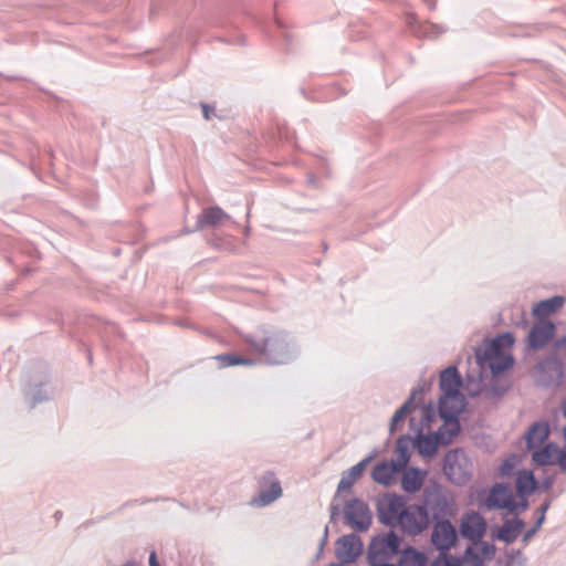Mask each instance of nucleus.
Segmentation results:
<instances>
[{"mask_svg":"<svg viewBox=\"0 0 566 566\" xmlns=\"http://www.w3.org/2000/svg\"><path fill=\"white\" fill-rule=\"evenodd\" d=\"M370 566H395L394 564H370Z\"/></svg>","mask_w":566,"mask_h":566,"instance_id":"de8ad7c7","label":"nucleus"},{"mask_svg":"<svg viewBox=\"0 0 566 566\" xmlns=\"http://www.w3.org/2000/svg\"><path fill=\"white\" fill-rule=\"evenodd\" d=\"M421 431L422 429L418 430L417 440L413 443L421 455L432 457L437 452L438 444L443 440V430H438L434 436H423Z\"/></svg>","mask_w":566,"mask_h":566,"instance_id":"f3484780","label":"nucleus"},{"mask_svg":"<svg viewBox=\"0 0 566 566\" xmlns=\"http://www.w3.org/2000/svg\"><path fill=\"white\" fill-rule=\"evenodd\" d=\"M443 32V29L437 24L426 23L420 27V29L417 31L418 35L421 36H428V38H436L440 35Z\"/></svg>","mask_w":566,"mask_h":566,"instance_id":"72a5a7b5","label":"nucleus"},{"mask_svg":"<svg viewBox=\"0 0 566 566\" xmlns=\"http://www.w3.org/2000/svg\"><path fill=\"white\" fill-rule=\"evenodd\" d=\"M431 544L439 553L449 552L454 546L458 534L449 518L433 521Z\"/></svg>","mask_w":566,"mask_h":566,"instance_id":"9d476101","label":"nucleus"},{"mask_svg":"<svg viewBox=\"0 0 566 566\" xmlns=\"http://www.w3.org/2000/svg\"><path fill=\"white\" fill-rule=\"evenodd\" d=\"M514 337L511 333H504L491 342H485L483 346L474 349V360L476 368L484 374L490 370L493 376L509 369L513 365L511 355L504 352L512 347Z\"/></svg>","mask_w":566,"mask_h":566,"instance_id":"f03ea898","label":"nucleus"},{"mask_svg":"<svg viewBox=\"0 0 566 566\" xmlns=\"http://www.w3.org/2000/svg\"><path fill=\"white\" fill-rule=\"evenodd\" d=\"M426 513L433 521L449 518L454 513V501L440 484L427 485L422 492V503Z\"/></svg>","mask_w":566,"mask_h":566,"instance_id":"7ed1b4c3","label":"nucleus"},{"mask_svg":"<svg viewBox=\"0 0 566 566\" xmlns=\"http://www.w3.org/2000/svg\"><path fill=\"white\" fill-rule=\"evenodd\" d=\"M426 472L417 469L409 468L405 470L401 478V488L407 493H416L420 491L423 485Z\"/></svg>","mask_w":566,"mask_h":566,"instance_id":"6ab92c4d","label":"nucleus"},{"mask_svg":"<svg viewBox=\"0 0 566 566\" xmlns=\"http://www.w3.org/2000/svg\"><path fill=\"white\" fill-rule=\"evenodd\" d=\"M363 544L360 538L355 534H348L339 537L336 542V557L339 563L346 565L353 563L361 554Z\"/></svg>","mask_w":566,"mask_h":566,"instance_id":"f8f14e48","label":"nucleus"},{"mask_svg":"<svg viewBox=\"0 0 566 566\" xmlns=\"http://www.w3.org/2000/svg\"><path fill=\"white\" fill-rule=\"evenodd\" d=\"M345 523L357 532H365L371 524L368 505L358 499L348 501L344 506Z\"/></svg>","mask_w":566,"mask_h":566,"instance_id":"1a4fd4ad","label":"nucleus"},{"mask_svg":"<svg viewBox=\"0 0 566 566\" xmlns=\"http://www.w3.org/2000/svg\"><path fill=\"white\" fill-rule=\"evenodd\" d=\"M29 403L31 408L35 407L39 402H42L48 399V394L42 390V388L35 389L32 392L27 394Z\"/></svg>","mask_w":566,"mask_h":566,"instance_id":"c9c22d12","label":"nucleus"},{"mask_svg":"<svg viewBox=\"0 0 566 566\" xmlns=\"http://www.w3.org/2000/svg\"><path fill=\"white\" fill-rule=\"evenodd\" d=\"M420 418L424 426H429L436 418V409L432 405L422 406L420 409Z\"/></svg>","mask_w":566,"mask_h":566,"instance_id":"f704fd0d","label":"nucleus"},{"mask_svg":"<svg viewBox=\"0 0 566 566\" xmlns=\"http://www.w3.org/2000/svg\"><path fill=\"white\" fill-rule=\"evenodd\" d=\"M527 506H528V503L525 500L521 504H517V509H521V510H526Z\"/></svg>","mask_w":566,"mask_h":566,"instance_id":"49530a36","label":"nucleus"},{"mask_svg":"<svg viewBox=\"0 0 566 566\" xmlns=\"http://www.w3.org/2000/svg\"><path fill=\"white\" fill-rule=\"evenodd\" d=\"M329 511H331V521L334 522L339 514V505L332 504L329 507Z\"/></svg>","mask_w":566,"mask_h":566,"instance_id":"79ce46f5","label":"nucleus"},{"mask_svg":"<svg viewBox=\"0 0 566 566\" xmlns=\"http://www.w3.org/2000/svg\"><path fill=\"white\" fill-rule=\"evenodd\" d=\"M563 434H564V438H565V440H566V426H565V427H564V429H563Z\"/></svg>","mask_w":566,"mask_h":566,"instance_id":"3c124183","label":"nucleus"},{"mask_svg":"<svg viewBox=\"0 0 566 566\" xmlns=\"http://www.w3.org/2000/svg\"><path fill=\"white\" fill-rule=\"evenodd\" d=\"M541 527H536V524H534V526L532 528H530L528 531H526V533L524 534L523 536V541L524 542H527L530 541L535 534L536 532L539 530Z\"/></svg>","mask_w":566,"mask_h":566,"instance_id":"a19ab883","label":"nucleus"},{"mask_svg":"<svg viewBox=\"0 0 566 566\" xmlns=\"http://www.w3.org/2000/svg\"><path fill=\"white\" fill-rule=\"evenodd\" d=\"M494 553V545L480 539L465 549L464 562L468 566H484V560L491 559Z\"/></svg>","mask_w":566,"mask_h":566,"instance_id":"dca6fc26","label":"nucleus"},{"mask_svg":"<svg viewBox=\"0 0 566 566\" xmlns=\"http://www.w3.org/2000/svg\"><path fill=\"white\" fill-rule=\"evenodd\" d=\"M557 464L563 471H566V449L559 452L557 458Z\"/></svg>","mask_w":566,"mask_h":566,"instance_id":"58836bf2","label":"nucleus"},{"mask_svg":"<svg viewBox=\"0 0 566 566\" xmlns=\"http://www.w3.org/2000/svg\"><path fill=\"white\" fill-rule=\"evenodd\" d=\"M486 532V522L478 512H470L461 517L460 534L471 543L482 539Z\"/></svg>","mask_w":566,"mask_h":566,"instance_id":"9b49d317","label":"nucleus"},{"mask_svg":"<svg viewBox=\"0 0 566 566\" xmlns=\"http://www.w3.org/2000/svg\"><path fill=\"white\" fill-rule=\"evenodd\" d=\"M264 480L270 482V488L268 491H261L259 496L254 500V503H256L259 506L270 505L282 495L281 484L275 479L273 473H268L264 476Z\"/></svg>","mask_w":566,"mask_h":566,"instance_id":"aec40b11","label":"nucleus"},{"mask_svg":"<svg viewBox=\"0 0 566 566\" xmlns=\"http://www.w3.org/2000/svg\"><path fill=\"white\" fill-rule=\"evenodd\" d=\"M557 451V448L553 443H548L544 448L535 451L532 459L538 465L553 464Z\"/></svg>","mask_w":566,"mask_h":566,"instance_id":"c756f323","label":"nucleus"},{"mask_svg":"<svg viewBox=\"0 0 566 566\" xmlns=\"http://www.w3.org/2000/svg\"><path fill=\"white\" fill-rule=\"evenodd\" d=\"M555 325L548 321H539L533 325L527 336L528 347L537 350L545 347L553 338Z\"/></svg>","mask_w":566,"mask_h":566,"instance_id":"2eb2a0df","label":"nucleus"},{"mask_svg":"<svg viewBox=\"0 0 566 566\" xmlns=\"http://www.w3.org/2000/svg\"><path fill=\"white\" fill-rule=\"evenodd\" d=\"M432 566H462V562L460 558L449 555L448 552H443L439 553Z\"/></svg>","mask_w":566,"mask_h":566,"instance_id":"473e14b6","label":"nucleus"},{"mask_svg":"<svg viewBox=\"0 0 566 566\" xmlns=\"http://www.w3.org/2000/svg\"><path fill=\"white\" fill-rule=\"evenodd\" d=\"M413 441L408 436L400 437L397 440L395 449L396 459L391 461L397 464L398 469L403 470L407 467L410 459L409 449Z\"/></svg>","mask_w":566,"mask_h":566,"instance_id":"a878e982","label":"nucleus"},{"mask_svg":"<svg viewBox=\"0 0 566 566\" xmlns=\"http://www.w3.org/2000/svg\"><path fill=\"white\" fill-rule=\"evenodd\" d=\"M217 360L221 361L223 367L237 366V365H247L252 366L255 364V359L250 357H243L237 354H221L214 357Z\"/></svg>","mask_w":566,"mask_h":566,"instance_id":"2f4dec72","label":"nucleus"},{"mask_svg":"<svg viewBox=\"0 0 566 566\" xmlns=\"http://www.w3.org/2000/svg\"><path fill=\"white\" fill-rule=\"evenodd\" d=\"M424 509L426 507L420 504H412L406 507L398 524L403 533L410 536H417L428 528L430 517Z\"/></svg>","mask_w":566,"mask_h":566,"instance_id":"6e6552de","label":"nucleus"},{"mask_svg":"<svg viewBox=\"0 0 566 566\" xmlns=\"http://www.w3.org/2000/svg\"><path fill=\"white\" fill-rule=\"evenodd\" d=\"M230 216L226 213L220 207H209L202 210L198 216L197 229L205 227H218L226 220H229Z\"/></svg>","mask_w":566,"mask_h":566,"instance_id":"a211bd4d","label":"nucleus"},{"mask_svg":"<svg viewBox=\"0 0 566 566\" xmlns=\"http://www.w3.org/2000/svg\"><path fill=\"white\" fill-rule=\"evenodd\" d=\"M400 538L390 531L374 537L368 546L369 564H392L390 560L399 553Z\"/></svg>","mask_w":566,"mask_h":566,"instance_id":"20e7f679","label":"nucleus"},{"mask_svg":"<svg viewBox=\"0 0 566 566\" xmlns=\"http://www.w3.org/2000/svg\"><path fill=\"white\" fill-rule=\"evenodd\" d=\"M462 380L455 366H450L440 375V389L443 396L439 400V407L452 406L464 407V398L460 392Z\"/></svg>","mask_w":566,"mask_h":566,"instance_id":"39448f33","label":"nucleus"},{"mask_svg":"<svg viewBox=\"0 0 566 566\" xmlns=\"http://www.w3.org/2000/svg\"><path fill=\"white\" fill-rule=\"evenodd\" d=\"M443 472L454 484L462 485L470 480V463L464 452L451 450L444 457Z\"/></svg>","mask_w":566,"mask_h":566,"instance_id":"423d86ee","label":"nucleus"},{"mask_svg":"<svg viewBox=\"0 0 566 566\" xmlns=\"http://www.w3.org/2000/svg\"><path fill=\"white\" fill-rule=\"evenodd\" d=\"M242 338L248 352L255 356V363L285 365L298 355L294 338L287 332L272 326L259 327Z\"/></svg>","mask_w":566,"mask_h":566,"instance_id":"f257e3e1","label":"nucleus"},{"mask_svg":"<svg viewBox=\"0 0 566 566\" xmlns=\"http://www.w3.org/2000/svg\"><path fill=\"white\" fill-rule=\"evenodd\" d=\"M422 394V389L417 388L411 392L410 398L395 412L391 422H390V431L394 432L396 430V426L399 421H401L407 415H409L412 409H415L413 400L418 395Z\"/></svg>","mask_w":566,"mask_h":566,"instance_id":"c85d7f7f","label":"nucleus"},{"mask_svg":"<svg viewBox=\"0 0 566 566\" xmlns=\"http://www.w3.org/2000/svg\"><path fill=\"white\" fill-rule=\"evenodd\" d=\"M549 506H551V500H549V499H548V500H546V501H545V502L539 506V509H538V513H539V515H538V517H537V520H536V522H535L536 527H541V526L543 525V523L545 522V514H546V512L548 511Z\"/></svg>","mask_w":566,"mask_h":566,"instance_id":"e433bc0d","label":"nucleus"},{"mask_svg":"<svg viewBox=\"0 0 566 566\" xmlns=\"http://www.w3.org/2000/svg\"><path fill=\"white\" fill-rule=\"evenodd\" d=\"M202 112L206 119H210V112L212 109L208 105H202Z\"/></svg>","mask_w":566,"mask_h":566,"instance_id":"c03bdc74","label":"nucleus"},{"mask_svg":"<svg viewBox=\"0 0 566 566\" xmlns=\"http://www.w3.org/2000/svg\"><path fill=\"white\" fill-rule=\"evenodd\" d=\"M369 461L370 458L363 459L360 462L352 467L346 473H344L338 483L337 492L340 493L349 491L353 484L361 476Z\"/></svg>","mask_w":566,"mask_h":566,"instance_id":"412c9836","label":"nucleus"},{"mask_svg":"<svg viewBox=\"0 0 566 566\" xmlns=\"http://www.w3.org/2000/svg\"><path fill=\"white\" fill-rule=\"evenodd\" d=\"M400 471L402 470L398 469L397 464L392 461H390L389 463L381 462L375 465L371 472V476L375 482L384 485H389L394 480V475Z\"/></svg>","mask_w":566,"mask_h":566,"instance_id":"5701e85b","label":"nucleus"},{"mask_svg":"<svg viewBox=\"0 0 566 566\" xmlns=\"http://www.w3.org/2000/svg\"><path fill=\"white\" fill-rule=\"evenodd\" d=\"M407 505L402 496L389 494L384 496L377 504L379 521L387 526L399 524Z\"/></svg>","mask_w":566,"mask_h":566,"instance_id":"0eeeda50","label":"nucleus"},{"mask_svg":"<svg viewBox=\"0 0 566 566\" xmlns=\"http://www.w3.org/2000/svg\"><path fill=\"white\" fill-rule=\"evenodd\" d=\"M563 304L564 297L556 295L535 304L533 307V314L538 317H545L559 310Z\"/></svg>","mask_w":566,"mask_h":566,"instance_id":"393cba45","label":"nucleus"},{"mask_svg":"<svg viewBox=\"0 0 566 566\" xmlns=\"http://www.w3.org/2000/svg\"><path fill=\"white\" fill-rule=\"evenodd\" d=\"M123 566H136V565L134 563L128 562V563L124 564Z\"/></svg>","mask_w":566,"mask_h":566,"instance_id":"8fccbe9b","label":"nucleus"},{"mask_svg":"<svg viewBox=\"0 0 566 566\" xmlns=\"http://www.w3.org/2000/svg\"><path fill=\"white\" fill-rule=\"evenodd\" d=\"M483 377L484 374H482L479 369L469 371L467 374V390L469 395L471 396H478L483 390Z\"/></svg>","mask_w":566,"mask_h":566,"instance_id":"7c9ffc66","label":"nucleus"},{"mask_svg":"<svg viewBox=\"0 0 566 566\" xmlns=\"http://www.w3.org/2000/svg\"><path fill=\"white\" fill-rule=\"evenodd\" d=\"M484 505L488 509H506L511 512L517 510V504L515 503L511 490L505 484H495L489 492L488 497L485 499Z\"/></svg>","mask_w":566,"mask_h":566,"instance_id":"ddd939ff","label":"nucleus"},{"mask_svg":"<svg viewBox=\"0 0 566 566\" xmlns=\"http://www.w3.org/2000/svg\"><path fill=\"white\" fill-rule=\"evenodd\" d=\"M549 436V426L545 421L535 422L532 424L525 436L528 449L539 447Z\"/></svg>","mask_w":566,"mask_h":566,"instance_id":"4be33fe9","label":"nucleus"},{"mask_svg":"<svg viewBox=\"0 0 566 566\" xmlns=\"http://www.w3.org/2000/svg\"><path fill=\"white\" fill-rule=\"evenodd\" d=\"M327 536H328V526H325L324 528V535H323V538L319 543V547H318V553H317V558L321 556L322 552H323V548L326 544V541H327Z\"/></svg>","mask_w":566,"mask_h":566,"instance_id":"ea45409f","label":"nucleus"},{"mask_svg":"<svg viewBox=\"0 0 566 566\" xmlns=\"http://www.w3.org/2000/svg\"><path fill=\"white\" fill-rule=\"evenodd\" d=\"M512 469V464H510L507 461L504 462L501 467V471L503 474H506Z\"/></svg>","mask_w":566,"mask_h":566,"instance_id":"a18cd8bd","label":"nucleus"},{"mask_svg":"<svg viewBox=\"0 0 566 566\" xmlns=\"http://www.w3.org/2000/svg\"><path fill=\"white\" fill-rule=\"evenodd\" d=\"M399 566H428V557L413 547H407L400 555Z\"/></svg>","mask_w":566,"mask_h":566,"instance_id":"bb28decb","label":"nucleus"},{"mask_svg":"<svg viewBox=\"0 0 566 566\" xmlns=\"http://www.w3.org/2000/svg\"><path fill=\"white\" fill-rule=\"evenodd\" d=\"M149 566H160L155 551H153L149 555Z\"/></svg>","mask_w":566,"mask_h":566,"instance_id":"37998d69","label":"nucleus"},{"mask_svg":"<svg viewBox=\"0 0 566 566\" xmlns=\"http://www.w3.org/2000/svg\"><path fill=\"white\" fill-rule=\"evenodd\" d=\"M563 413H564V416L566 417V400H565V401H564V403H563Z\"/></svg>","mask_w":566,"mask_h":566,"instance_id":"09e8293b","label":"nucleus"},{"mask_svg":"<svg viewBox=\"0 0 566 566\" xmlns=\"http://www.w3.org/2000/svg\"><path fill=\"white\" fill-rule=\"evenodd\" d=\"M538 371L542 374L544 371V368L541 366Z\"/></svg>","mask_w":566,"mask_h":566,"instance_id":"603ef678","label":"nucleus"},{"mask_svg":"<svg viewBox=\"0 0 566 566\" xmlns=\"http://www.w3.org/2000/svg\"><path fill=\"white\" fill-rule=\"evenodd\" d=\"M463 407L452 406L448 407H439V416L444 420V424L440 427L438 430H443V440H441V444H449L452 439L460 431V423L458 420V415L462 411Z\"/></svg>","mask_w":566,"mask_h":566,"instance_id":"4468645a","label":"nucleus"},{"mask_svg":"<svg viewBox=\"0 0 566 566\" xmlns=\"http://www.w3.org/2000/svg\"><path fill=\"white\" fill-rule=\"evenodd\" d=\"M523 528L524 522L521 518L507 520L500 527L496 538L506 544H511L517 538Z\"/></svg>","mask_w":566,"mask_h":566,"instance_id":"b1692460","label":"nucleus"},{"mask_svg":"<svg viewBox=\"0 0 566 566\" xmlns=\"http://www.w3.org/2000/svg\"><path fill=\"white\" fill-rule=\"evenodd\" d=\"M536 486L534 475L530 471H522L516 478V491L522 497L531 495Z\"/></svg>","mask_w":566,"mask_h":566,"instance_id":"cd10ccee","label":"nucleus"},{"mask_svg":"<svg viewBox=\"0 0 566 566\" xmlns=\"http://www.w3.org/2000/svg\"><path fill=\"white\" fill-rule=\"evenodd\" d=\"M553 371L555 375V379L546 380L542 376H539L537 379L538 384H541L542 386H551L553 382L557 381L559 379V377L562 376V371L559 370L558 367H555Z\"/></svg>","mask_w":566,"mask_h":566,"instance_id":"4c0bfd02","label":"nucleus"}]
</instances>
